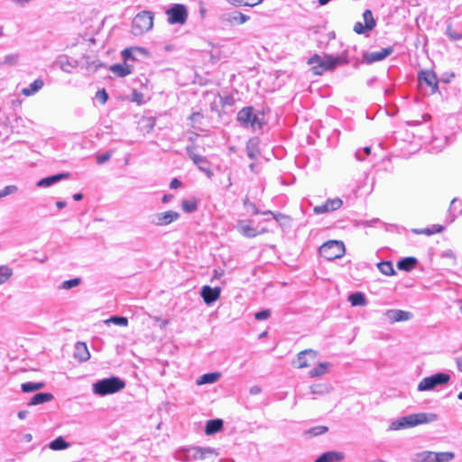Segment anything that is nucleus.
I'll return each instance as SVG.
<instances>
[{"label":"nucleus","mask_w":462,"mask_h":462,"mask_svg":"<svg viewBox=\"0 0 462 462\" xmlns=\"http://www.w3.org/2000/svg\"><path fill=\"white\" fill-rule=\"evenodd\" d=\"M418 86L425 96L439 92V79L436 73L430 69H421L417 75Z\"/></svg>","instance_id":"nucleus-3"},{"label":"nucleus","mask_w":462,"mask_h":462,"mask_svg":"<svg viewBox=\"0 0 462 462\" xmlns=\"http://www.w3.org/2000/svg\"><path fill=\"white\" fill-rule=\"evenodd\" d=\"M250 17L238 11L226 13L222 15V20L230 23L243 24L246 23Z\"/></svg>","instance_id":"nucleus-18"},{"label":"nucleus","mask_w":462,"mask_h":462,"mask_svg":"<svg viewBox=\"0 0 462 462\" xmlns=\"http://www.w3.org/2000/svg\"><path fill=\"white\" fill-rule=\"evenodd\" d=\"M44 383L38 382H26L22 383L21 389L23 393H32L38 390H41L44 387Z\"/></svg>","instance_id":"nucleus-34"},{"label":"nucleus","mask_w":462,"mask_h":462,"mask_svg":"<svg viewBox=\"0 0 462 462\" xmlns=\"http://www.w3.org/2000/svg\"><path fill=\"white\" fill-rule=\"evenodd\" d=\"M446 33L452 41H458L462 39V32L453 28L451 24H448Z\"/></svg>","instance_id":"nucleus-42"},{"label":"nucleus","mask_w":462,"mask_h":462,"mask_svg":"<svg viewBox=\"0 0 462 462\" xmlns=\"http://www.w3.org/2000/svg\"><path fill=\"white\" fill-rule=\"evenodd\" d=\"M53 399V394L51 393H35L28 402V405H39L47 402H51Z\"/></svg>","instance_id":"nucleus-25"},{"label":"nucleus","mask_w":462,"mask_h":462,"mask_svg":"<svg viewBox=\"0 0 462 462\" xmlns=\"http://www.w3.org/2000/svg\"><path fill=\"white\" fill-rule=\"evenodd\" d=\"M60 69L67 73H71V69L77 67V60H70L67 56H61L57 61Z\"/></svg>","instance_id":"nucleus-28"},{"label":"nucleus","mask_w":462,"mask_h":462,"mask_svg":"<svg viewBox=\"0 0 462 462\" xmlns=\"http://www.w3.org/2000/svg\"><path fill=\"white\" fill-rule=\"evenodd\" d=\"M180 217V213L173 210H169L156 214L154 217L155 218L152 220V223L156 226H163L178 220Z\"/></svg>","instance_id":"nucleus-12"},{"label":"nucleus","mask_w":462,"mask_h":462,"mask_svg":"<svg viewBox=\"0 0 462 462\" xmlns=\"http://www.w3.org/2000/svg\"><path fill=\"white\" fill-rule=\"evenodd\" d=\"M144 50L140 47H130L125 49L121 55L124 60V62L128 63V61H134L136 60L135 53L136 52H143Z\"/></svg>","instance_id":"nucleus-29"},{"label":"nucleus","mask_w":462,"mask_h":462,"mask_svg":"<svg viewBox=\"0 0 462 462\" xmlns=\"http://www.w3.org/2000/svg\"><path fill=\"white\" fill-rule=\"evenodd\" d=\"M393 51L394 48L393 46L383 48L377 51H364L362 62L370 65L374 62L382 61L393 54Z\"/></svg>","instance_id":"nucleus-10"},{"label":"nucleus","mask_w":462,"mask_h":462,"mask_svg":"<svg viewBox=\"0 0 462 462\" xmlns=\"http://www.w3.org/2000/svg\"><path fill=\"white\" fill-rule=\"evenodd\" d=\"M337 62L335 56L326 54L323 61L319 66H312L313 73L316 75H321L325 71H332L337 67Z\"/></svg>","instance_id":"nucleus-13"},{"label":"nucleus","mask_w":462,"mask_h":462,"mask_svg":"<svg viewBox=\"0 0 462 462\" xmlns=\"http://www.w3.org/2000/svg\"><path fill=\"white\" fill-rule=\"evenodd\" d=\"M69 175L70 174L69 172H60V173H57V174H54L51 176L42 178L37 182V187H40V188L51 187V186L58 183L60 180L69 179Z\"/></svg>","instance_id":"nucleus-16"},{"label":"nucleus","mask_w":462,"mask_h":462,"mask_svg":"<svg viewBox=\"0 0 462 462\" xmlns=\"http://www.w3.org/2000/svg\"><path fill=\"white\" fill-rule=\"evenodd\" d=\"M414 233L416 234H425V235H428V236H430V235H433L434 234V230H432V228H425V229H414L413 230Z\"/></svg>","instance_id":"nucleus-63"},{"label":"nucleus","mask_w":462,"mask_h":462,"mask_svg":"<svg viewBox=\"0 0 462 462\" xmlns=\"http://www.w3.org/2000/svg\"><path fill=\"white\" fill-rule=\"evenodd\" d=\"M366 31H368V30L366 29V25L365 24H363L360 22H356L355 23V25H354V32H356L357 34L365 33Z\"/></svg>","instance_id":"nucleus-60"},{"label":"nucleus","mask_w":462,"mask_h":462,"mask_svg":"<svg viewBox=\"0 0 462 462\" xmlns=\"http://www.w3.org/2000/svg\"><path fill=\"white\" fill-rule=\"evenodd\" d=\"M342 205L343 201L339 198L328 199L324 204L314 207L313 212L316 215L325 214L340 208Z\"/></svg>","instance_id":"nucleus-11"},{"label":"nucleus","mask_w":462,"mask_h":462,"mask_svg":"<svg viewBox=\"0 0 462 462\" xmlns=\"http://www.w3.org/2000/svg\"><path fill=\"white\" fill-rule=\"evenodd\" d=\"M335 58L338 66L346 65L352 60L347 50L344 51L341 54L335 56Z\"/></svg>","instance_id":"nucleus-46"},{"label":"nucleus","mask_w":462,"mask_h":462,"mask_svg":"<svg viewBox=\"0 0 462 462\" xmlns=\"http://www.w3.org/2000/svg\"><path fill=\"white\" fill-rule=\"evenodd\" d=\"M181 208L186 213H193L198 209V201L196 199H183Z\"/></svg>","instance_id":"nucleus-37"},{"label":"nucleus","mask_w":462,"mask_h":462,"mask_svg":"<svg viewBox=\"0 0 462 462\" xmlns=\"http://www.w3.org/2000/svg\"><path fill=\"white\" fill-rule=\"evenodd\" d=\"M44 82L42 79H36L27 88L22 89V94L25 97H30L36 94L42 88Z\"/></svg>","instance_id":"nucleus-26"},{"label":"nucleus","mask_w":462,"mask_h":462,"mask_svg":"<svg viewBox=\"0 0 462 462\" xmlns=\"http://www.w3.org/2000/svg\"><path fill=\"white\" fill-rule=\"evenodd\" d=\"M220 99L223 106H232L235 104V98L232 96L221 97Z\"/></svg>","instance_id":"nucleus-59"},{"label":"nucleus","mask_w":462,"mask_h":462,"mask_svg":"<svg viewBox=\"0 0 462 462\" xmlns=\"http://www.w3.org/2000/svg\"><path fill=\"white\" fill-rule=\"evenodd\" d=\"M377 267L384 275L392 276L395 274L393 263L390 261L381 262L377 264Z\"/></svg>","instance_id":"nucleus-36"},{"label":"nucleus","mask_w":462,"mask_h":462,"mask_svg":"<svg viewBox=\"0 0 462 462\" xmlns=\"http://www.w3.org/2000/svg\"><path fill=\"white\" fill-rule=\"evenodd\" d=\"M221 290L219 287L212 288L208 285L202 287L200 295L206 304L210 305L217 301L220 297Z\"/></svg>","instance_id":"nucleus-15"},{"label":"nucleus","mask_w":462,"mask_h":462,"mask_svg":"<svg viewBox=\"0 0 462 462\" xmlns=\"http://www.w3.org/2000/svg\"><path fill=\"white\" fill-rule=\"evenodd\" d=\"M80 282H81L80 278L69 279V280L64 281L61 283L60 288L64 289V290H69V289H72V288L79 285Z\"/></svg>","instance_id":"nucleus-50"},{"label":"nucleus","mask_w":462,"mask_h":462,"mask_svg":"<svg viewBox=\"0 0 462 462\" xmlns=\"http://www.w3.org/2000/svg\"><path fill=\"white\" fill-rule=\"evenodd\" d=\"M199 453L200 460L207 458L208 456H217L218 454L215 448L209 447H199Z\"/></svg>","instance_id":"nucleus-43"},{"label":"nucleus","mask_w":462,"mask_h":462,"mask_svg":"<svg viewBox=\"0 0 462 462\" xmlns=\"http://www.w3.org/2000/svg\"><path fill=\"white\" fill-rule=\"evenodd\" d=\"M13 275V270L8 265L0 266V285L5 283Z\"/></svg>","instance_id":"nucleus-41"},{"label":"nucleus","mask_w":462,"mask_h":462,"mask_svg":"<svg viewBox=\"0 0 462 462\" xmlns=\"http://www.w3.org/2000/svg\"><path fill=\"white\" fill-rule=\"evenodd\" d=\"M110 70L119 77H125L133 72V65L124 62L111 66Z\"/></svg>","instance_id":"nucleus-24"},{"label":"nucleus","mask_w":462,"mask_h":462,"mask_svg":"<svg viewBox=\"0 0 462 462\" xmlns=\"http://www.w3.org/2000/svg\"><path fill=\"white\" fill-rule=\"evenodd\" d=\"M462 200L458 199H453L451 203H450V208H449V215H450V218L448 220V224L452 223L455 218L457 217V216L453 213V211H456V210H458L462 208Z\"/></svg>","instance_id":"nucleus-39"},{"label":"nucleus","mask_w":462,"mask_h":462,"mask_svg":"<svg viewBox=\"0 0 462 462\" xmlns=\"http://www.w3.org/2000/svg\"><path fill=\"white\" fill-rule=\"evenodd\" d=\"M270 315H271L270 310H263L257 311L254 314V318L257 320H264V319H267L270 317Z\"/></svg>","instance_id":"nucleus-56"},{"label":"nucleus","mask_w":462,"mask_h":462,"mask_svg":"<svg viewBox=\"0 0 462 462\" xmlns=\"http://www.w3.org/2000/svg\"><path fill=\"white\" fill-rule=\"evenodd\" d=\"M95 97L101 104H105L108 99V94L105 88H102L97 91Z\"/></svg>","instance_id":"nucleus-54"},{"label":"nucleus","mask_w":462,"mask_h":462,"mask_svg":"<svg viewBox=\"0 0 462 462\" xmlns=\"http://www.w3.org/2000/svg\"><path fill=\"white\" fill-rule=\"evenodd\" d=\"M328 430V428L326 426H315L308 430L305 434L310 435V436H319L321 434L326 433Z\"/></svg>","instance_id":"nucleus-45"},{"label":"nucleus","mask_w":462,"mask_h":462,"mask_svg":"<svg viewBox=\"0 0 462 462\" xmlns=\"http://www.w3.org/2000/svg\"><path fill=\"white\" fill-rule=\"evenodd\" d=\"M112 153L110 152H106L105 153L99 154L97 156V163L103 164L110 160Z\"/></svg>","instance_id":"nucleus-58"},{"label":"nucleus","mask_w":462,"mask_h":462,"mask_svg":"<svg viewBox=\"0 0 462 462\" xmlns=\"http://www.w3.org/2000/svg\"><path fill=\"white\" fill-rule=\"evenodd\" d=\"M348 301L354 307L365 306L367 303L365 295L363 292H354L348 296Z\"/></svg>","instance_id":"nucleus-31"},{"label":"nucleus","mask_w":462,"mask_h":462,"mask_svg":"<svg viewBox=\"0 0 462 462\" xmlns=\"http://www.w3.org/2000/svg\"><path fill=\"white\" fill-rule=\"evenodd\" d=\"M345 458V455L340 451H327L319 456L315 462H340Z\"/></svg>","instance_id":"nucleus-19"},{"label":"nucleus","mask_w":462,"mask_h":462,"mask_svg":"<svg viewBox=\"0 0 462 462\" xmlns=\"http://www.w3.org/2000/svg\"><path fill=\"white\" fill-rule=\"evenodd\" d=\"M237 231L244 236L248 238L255 237L257 235L264 233L265 229L258 232L251 224V220H240L236 225Z\"/></svg>","instance_id":"nucleus-14"},{"label":"nucleus","mask_w":462,"mask_h":462,"mask_svg":"<svg viewBox=\"0 0 462 462\" xmlns=\"http://www.w3.org/2000/svg\"><path fill=\"white\" fill-rule=\"evenodd\" d=\"M125 387V382L118 376L97 380L92 384V392L97 396H106L120 392Z\"/></svg>","instance_id":"nucleus-1"},{"label":"nucleus","mask_w":462,"mask_h":462,"mask_svg":"<svg viewBox=\"0 0 462 462\" xmlns=\"http://www.w3.org/2000/svg\"><path fill=\"white\" fill-rule=\"evenodd\" d=\"M310 390L313 394L322 395L328 393V387L324 384H314L310 387Z\"/></svg>","instance_id":"nucleus-52"},{"label":"nucleus","mask_w":462,"mask_h":462,"mask_svg":"<svg viewBox=\"0 0 462 462\" xmlns=\"http://www.w3.org/2000/svg\"><path fill=\"white\" fill-rule=\"evenodd\" d=\"M153 14L150 11H143L137 14L132 22V32L134 35L143 34L152 28Z\"/></svg>","instance_id":"nucleus-6"},{"label":"nucleus","mask_w":462,"mask_h":462,"mask_svg":"<svg viewBox=\"0 0 462 462\" xmlns=\"http://www.w3.org/2000/svg\"><path fill=\"white\" fill-rule=\"evenodd\" d=\"M223 420L221 419L209 420L206 423L205 433L207 435H213L222 430Z\"/></svg>","instance_id":"nucleus-23"},{"label":"nucleus","mask_w":462,"mask_h":462,"mask_svg":"<svg viewBox=\"0 0 462 462\" xmlns=\"http://www.w3.org/2000/svg\"><path fill=\"white\" fill-rule=\"evenodd\" d=\"M418 260L415 257H405L397 262V268L402 271L410 272L417 264Z\"/></svg>","instance_id":"nucleus-27"},{"label":"nucleus","mask_w":462,"mask_h":462,"mask_svg":"<svg viewBox=\"0 0 462 462\" xmlns=\"http://www.w3.org/2000/svg\"><path fill=\"white\" fill-rule=\"evenodd\" d=\"M106 323H113L116 326L126 327L128 325V319L123 316H112L106 320Z\"/></svg>","instance_id":"nucleus-44"},{"label":"nucleus","mask_w":462,"mask_h":462,"mask_svg":"<svg viewBox=\"0 0 462 462\" xmlns=\"http://www.w3.org/2000/svg\"><path fill=\"white\" fill-rule=\"evenodd\" d=\"M17 190H18V188L15 185L5 186L3 189L0 190V199L6 197L8 195L14 194Z\"/></svg>","instance_id":"nucleus-53"},{"label":"nucleus","mask_w":462,"mask_h":462,"mask_svg":"<svg viewBox=\"0 0 462 462\" xmlns=\"http://www.w3.org/2000/svg\"><path fill=\"white\" fill-rule=\"evenodd\" d=\"M363 18L365 24L366 25V29L372 31L376 25V22L373 16L372 11L366 9L363 14Z\"/></svg>","instance_id":"nucleus-38"},{"label":"nucleus","mask_w":462,"mask_h":462,"mask_svg":"<svg viewBox=\"0 0 462 462\" xmlns=\"http://www.w3.org/2000/svg\"><path fill=\"white\" fill-rule=\"evenodd\" d=\"M389 319L394 322L405 321L411 319V314L402 310H390L386 313Z\"/></svg>","instance_id":"nucleus-22"},{"label":"nucleus","mask_w":462,"mask_h":462,"mask_svg":"<svg viewBox=\"0 0 462 462\" xmlns=\"http://www.w3.org/2000/svg\"><path fill=\"white\" fill-rule=\"evenodd\" d=\"M324 57L319 56V54H314L308 60L310 65L319 66L323 61Z\"/></svg>","instance_id":"nucleus-57"},{"label":"nucleus","mask_w":462,"mask_h":462,"mask_svg":"<svg viewBox=\"0 0 462 462\" xmlns=\"http://www.w3.org/2000/svg\"><path fill=\"white\" fill-rule=\"evenodd\" d=\"M435 452L422 451L415 454L413 457L414 462H436Z\"/></svg>","instance_id":"nucleus-32"},{"label":"nucleus","mask_w":462,"mask_h":462,"mask_svg":"<svg viewBox=\"0 0 462 462\" xmlns=\"http://www.w3.org/2000/svg\"><path fill=\"white\" fill-rule=\"evenodd\" d=\"M450 375L447 373L439 372L430 376L424 377L418 384V391L425 392L434 390L437 386L447 384Z\"/></svg>","instance_id":"nucleus-7"},{"label":"nucleus","mask_w":462,"mask_h":462,"mask_svg":"<svg viewBox=\"0 0 462 462\" xmlns=\"http://www.w3.org/2000/svg\"><path fill=\"white\" fill-rule=\"evenodd\" d=\"M345 245L342 241L329 240L324 243L319 249L321 257L328 261L341 258L345 254Z\"/></svg>","instance_id":"nucleus-5"},{"label":"nucleus","mask_w":462,"mask_h":462,"mask_svg":"<svg viewBox=\"0 0 462 462\" xmlns=\"http://www.w3.org/2000/svg\"><path fill=\"white\" fill-rule=\"evenodd\" d=\"M74 357L79 362H85L89 359L90 354L88 346L83 342H78L75 345Z\"/></svg>","instance_id":"nucleus-21"},{"label":"nucleus","mask_w":462,"mask_h":462,"mask_svg":"<svg viewBox=\"0 0 462 462\" xmlns=\"http://www.w3.org/2000/svg\"><path fill=\"white\" fill-rule=\"evenodd\" d=\"M69 446V444L62 437L56 438L49 444V448L52 450H63Z\"/></svg>","instance_id":"nucleus-35"},{"label":"nucleus","mask_w":462,"mask_h":462,"mask_svg":"<svg viewBox=\"0 0 462 462\" xmlns=\"http://www.w3.org/2000/svg\"><path fill=\"white\" fill-rule=\"evenodd\" d=\"M243 204H244V207L247 210V211H251V214L252 215H258L260 214V210L258 209V208L256 207V205L254 203V202H251L248 199V197H246L244 201H243Z\"/></svg>","instance_id":"nucleus-49"},{"label":"nucleus","mask_w":462,"mask_h":462,"mask_svg":"<svg viewBox=\"0 0 462 462\" xmlns=\"http://www.w3.org/2000/svg\"><path fill=\"white\" fill-rule=\"evenodd\" d=\"M18 56L17 55H6L5 57L4 63L9 64V65H14L17 62Z\"/></svg>","instance_id":"nucleus-61"},{"label":"nucleus","mask_w":462,"mask_h":462,"mask_svg":"<svg viewBox=\"0 0 462 462\" xmlns=\"http://www.w3.org/2000/svg\"><path fill=\"white\" fill-rule=\"evenodd\" d=\"M236 120L244 128L261 129L263 127L262 119L258 114L254 113L253 106L243 107L237 113Z\"/></svg>","instance_id":"nucleus-4"},{"label":"nucleus","mask_w":462,"mask_h":462,"mask_svg":"<svg viewBox=\"0 0 462 462\" xmlns=\"http://www.w3.org/2000/svg\"><path fill=\"white\" fill-rule=\"evenodd\" d=\"M371 154V148L369 146L364 147L362 150H357L355 153L357 161H364L366 156Z\"/></svg>","instance_id":"nucleus-51"},{"label":"nucleus","mask_w":462,"mask_h":462,"mask_svg":"<svg viewBox=\"0 0 462 462\" xmlns=\"http://www.w3.org/2000/svg\"><path fill=\"white\" fill-rule=\"evenodd\" d=\"M456 361H457V366L458 371L462 372V356L457 357Z\"/></svg>","instance_id":"nucleus-64"},{"label":"nucleus","mask_w":462,"mask_h":462,"mask_svg":"<svg viewBox=\"0 0 462 462\" xmlns=\"http://www.w3.org/2000/svg\"><path fill=\"white\" fill-rule=\"evenodd\" d=\"M230 4L236 6H255L261 4L263 0H227Z\"/></svg>","instance_id":"nucleus-40"},{"label":"nucleus","mask_w":462,"mask_h":462,"mask_svg":"<svg viewBox=\"0 0 462 462\" xmlns=\"http://www.w3.org/2000/svg\"><path fill=\"white\" fill-rule=\"evenodd\" d=\"M245 152L247 156L251 160H256L261 152H260V139L258 137L250 138L245 146Z\"/></svg>","instance_id":"nucleus-17"},{"label":"nucleus","mask_w":462,"mask_h":462,"mask_svg":"<svg viewBox=\"0 0 462 462\" xmlns=\"http://www.w3.org/2000/svg\"><path fill=\"white\" fill-rule=\"evenodd\" d=\"M199 447H190L185 449V457L187 459H199Z\"/></svg>","instance_id":"nucleus-48"},{"label":"nucleus","mask_w":462,"mask_h":462,"mask_svg":"<svg viewBox=\"0 0 462 462\" xmlns=\"http://www.w3.org/2000/svg\"><path fill=\"white\" fill-rule=\"evenodd\" d=\"M307 356H310L311 359H315L317 352L313 349H305L300 351L297 356L298 368H306L310 365Z\"/></svg>","instance_id":"nucleus-20"},{"label":"nucleus","mask_w":462,"mask_h":462,"mask_svg":"<svg viewBox=\"0 0 462 462\" xmlns=\"http://www.w3.org/2000/svg\"><path fill=\"white\" fill-rule=\"evenodd\" d=\"M328 366H329V363H327V362L319 363L317 366H315L309 372L310 377H312V378L319 377V376L325 374L328 371Z\"/></svg>","instance_id":"nucleus-33"},{"label":"nucleus","mask_w":462,"mask_h":462,"mask_svg":"<svg viewBox=\"0 0 462 462\" xmlns=\"http://www.w3.org/2000/svg\"><path fill=\"white\" fill-rule=\"evenodd\" d=\"M181 185H182V182L179 179L174 178L171 180V181L170 183V188L172 189H175L181 187Z\"/></svg>","instance_id":"nucleus-62"},{"label":"nucleus","mask_w":462,"mask_h":462,"mask_svg":"<svg viewBox=\"0 0 462 462\" xmlns=\"http://www.w3.org/2000/svg\"><path fill=\"white\" fill-rule=\"evenodd\" d=\"M189 157L192 160L193 163L198 166L199 170L205 173L208 178H211L213 171L210 168L208 159L194 152V147L188 146L186 148Z\"/></svg>","instance_id":"nucleus-9"},{"label":"nucleus","mask_w":462,"mask_h":462,"mask_svg":"<svg viewBox=\"0 0 462 462\" xmlns=\"http://www.w3.org/2000/svg\"><path fill=\"white\" fill-rule=\"evenodd\" d=\"M436 462H448L454 457V453L452 452H435Z\"/></svg>","instance_id":"nucleus-47"},{"label":"nucleus","mask_w":462,"mask_h":462,"mask_svg":"<svg viewBox=\"0 0 462 462\" xmlns=\"http://www.w3.org/2000/svg\"><path fill=\"white\" fill-rule=\"evenodd\" d=\"M168 23L171 24H183L188 19V9L184 5L174 4L167 11Z\"/></svg>","instance_id":"nucleus-8"},{"label":"nucleus","mask_w":462,"mask_h":462,"mask_svg":"<svg viewBox=\"0 0 462 462\" xmlns=\"http://www.w3.org/2000/svg\"><path fill=\"white\" fill-rule=\"evenodd\" d=\"M455 73L452 72V71H446L444 73L441 74L440 76V79H439V82H443V83H450L452 81V79L455 78Z\"/></svg>","instance_id":"nucleus-55"},{"label":"nucleus","mask_w":462,"mask_h":462,"mask_svg":"<svg viewBox=\"0 0 462 462\" xmlns=\"http://www.w3.org/2000/svg\"><path fill=\"white\" fill-rule=\"evenodd\" d=\"M220 376H221V374L218 372L204 374L197 380V384L201 385V384L214 383L218 381Z\"/></svg>","instance_id":"nucleus-30"},{"label":"nucleus","mask_w":462,"mask_h":462,"mask_svg":"<svg viewBox=\"0 0 462 462\" xmlns=\"http://www.w3.org/2000/svg\"><path fill=\"white\" fill-rule=\"evenodd\" d=\"M437 419V415L434 413H414L407 416H403L399 420L393 421L390 429L398 430L401 429H406L415 427L420 424L433 421Z\"/></svg>","instance_id":"nucleus-2"}]
</instances>
